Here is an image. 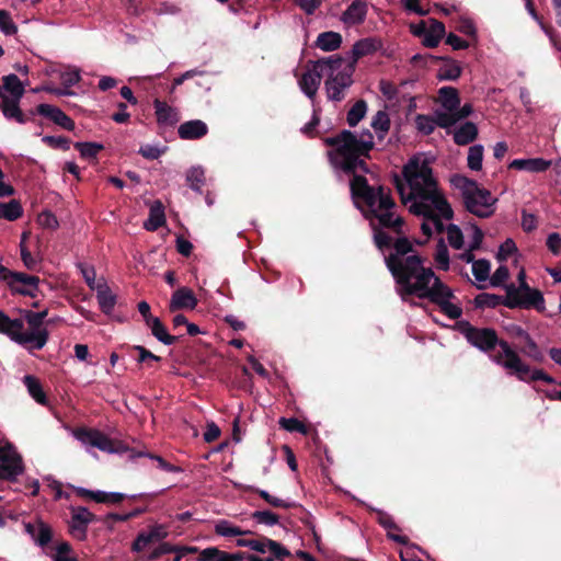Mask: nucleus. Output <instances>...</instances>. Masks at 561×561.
<instances>
[{
	"mask_svg": "<svg viewBox=\"0 0 561 561\" xmlns=\"http://www.w3.org/2000/svg\"><path fill=\"white\" fill-rule=\"evenodd\" d=\"M324 142L332 147L329 158L333 167L353 175L351 192L370 220L376 245H412L401 217L396 214V204L389 191L382 186L368 185L364 176L368 172L364 158L374 148L370 130H363L358 135L343 130L334 137L325 138Z\"/></svg>",
	"mask_w": 561,
	"mask_h": 561,
	"instance_id": "nucleus-1",
	"label": "nucleus"
},
{
	"mask_svg": "<svg viewBox=\"0 0 561 561\" xmlns=\"http://www.w3.org/2000/svg\"><path fill=\"white\" fill-rule=\"evenodd\" d=\"M405 184H398L402 203L411 213L421 217L420 228L423 245L432 240L437 245H462L463 234L458 226L450 224L454 211L437 186L432 169L422 157L412 158L403 169Z\"/></svg>",
	"mask_w": 561,
	"mask_h": 561,
	"instance_id": "nucleus-2",
	"label": "nucleus"
},
{
	"mask_svg": "<svg viewBox=\"0 0 561 561\" xmlns=\"http://www.w3.org/2000/svg\"><path fill=\"white\" fill-rule=\"evenodd\" d=\"M385 255L386 264L397 282V293L402 300L415 295L427 298L438 305L450 319L461 316V309L453 304L451 290L435 275L431 267L423 265V260L414 248H392Z\"/></svg>",
	"mask_w": 561,
	"mask_h": 561,
	"instance_id": "nucleus-3",
	"label": "nucleus"
},
{
	"mask_svg": "<svg viewBox=\"0 0 561 561\" xmlns=\"http://www.w3.org/2000/svg\"><path fill=\"white\" fill-rule=\"evenodd\" d=\"M460 331L472 346L482 352L489 353L495 346H499L500 351L490 355L491 360L505 369L507 374L516 376L520 381L543 380L548 383L553 382V379L541 369H531L506 341L499 340L493 329L463 323L460 325Z\"/></svg>",
	"mask_w": 561,
	"mask_h": 561,
	"instance_id": "nucleus-4",
	"label": "nucleus"
},
{
	"mask_svg": "<svg viewBox=\"0 0 561 561\" xmlns=\"http://www.w3.org/2000/svg\"><path fill=\"white\" fill-rule=\"evenodd\" d=\"M47 311L25 312V321L28 329L24 330V322L21 319H10L0 310V333L9 336L13 342L27 350H42L48 340V331L43 327Z\"/></svg>",
	"mask_w": 561,
	"mask_h": 561,
	"instance_id": "nucleus-5",
	"label": "nucleus"
},
{
	"mask_svg": "<svg viewBox=\"0 0 561 561\" xmlns=\"http://www.w3.org/2000/svg\"><path fill=\"white\" fill-rule=\"evenodd\" d=\"M318 67L324 69V89L331 101L340 102L345 98L346 90L353 83L354 66L340 56L320 59Z\"/></svg>",
	"mask_w": 561,
	"mask_h": 561,
	"instance_id": "nucleus-6",
	"label": "nucleus"
},
{
	"mask_svg": "<svg viewBox=\"0 0 561 561\" xmlns=\"http://www.w3.org/2000/svg\"><path fill=\"white\" fill-rule=\"evenodd\" d=\"M457 185L460 187L466 208L479 217H489L494 213L496 198L491 192L480 187L477 182L467 178L458 179Z\"/></svg>",
	"mask_w": 561,
	"mask_h": 561,
	"instance_id": "nucleus-7",
	"label": "nucleus"
},
{
	"mask_svg": "<svg viewBox=\"0 0 561 561\" xmlns=\"http://www.w3.org/2000/svg\"><path fill=\"white\" fill-rule=\"evenodd\" d=\"M72 435L83 445L89 448H98L107 454H118L125 450L124 445L110 438L103 432L96 428L79 427L72 431Z\"/></svg>",
	"mask_w": 561,
	"mask_h": 561,
	"instance_id": "nucleus-8",
	"label": "nucleus"
},
{
	"mask_svg": "<svg viewBox=\"0 0 561 561\" xmlns=\"http://www.w3.org/2000/svg\"><path fill=\"white\" fill-rule=\"evenodd\" d=\"M23 472L21 456L11 446L0 448V480H14Z\"/></svg>",
	"mask_w": 561,
	"mask_h": 561,
	"instance_id": "nucleus-9",
	"label": "nucleus"
},
{
	"mask_svg": "<svg viewBox=\"0 0 561 561\" xmlns=\"http://www.w3.org/2000/svg\"><path fill=\"white\" fill-rule=\"evenodd\" d=\"M507 295L514 300V302L508 304V306L535 307L538 310H543L545 308V300L541 293L530 287L524 290H516L514 285H511L507 287Z\"/></svg>",
	"mask_w": 561,
	"mask_h": 561,
	"instance_id": "nucleus-10",
	"label": "nucleus"
},
{
	"mask_svg": "<svg viewBox=\"0 0 561 561\" xmlns=\"http://www.w3.org/2000/svg\"><path fill=\"white\" fill-rule=\"evenodd\" d=\"M168 528L162 524L150 525L146 530L140 531L134 542L131 543V550L134 552H141L151 543L162 541L168 537Z\"/></svg>",
	"mask_w": 561,
	"mask_h": 561,
	"instance_id": "nucleus-11",
	"label": "nucleus"
},
{
	"mask_svg": "<svg viewBox=\"0 0 561 561\" xmlns=\"http://www.w3.org/2000/svg\"><path fill=\"white\" fill-rule=\"evenodd\" d=\"M320 64V59L312 64V67L307 69L298 80V84L300 90L311 100L313 101L318 89L321 83L322 76H324V69L322 67H318Z\"/></svg>",
	"mask_w": 561,
	"mask_h": 561,
	"instance_id": "nucleus-12",
	"label": "nucleus"
},
{
	"mask_svg": "<svg viewBox=\"0 0 561 561\" xmlns=\"http://www.w3.org/2000/svg\"><path fill=\"white\" fill-rule=\"evenodd\" d=\"M38 277L26 275L24 273H13L9 278L8 285L14 293L36 297L38 291Z\"/></svg>",
	"mask_w": 561,
	"mask_h": 561,
	"instance_id": "nucleus-13",
	"label": "nucleus"
},
{
	"mask_svg": "<svg viewBox=\"0 0 561 561\" xmlns=\"http://www.w3.org/2000/svg\"><path fill=\"white\" fill-rule=\"evenodd\" d=\"M197 306V299L192 289L181 287L176 289L170 300L169 309L174 312L180 309L193 310Z\"/></svg>",
	"mask_w": 561,
	"mask_h": 561,
	"instance_id": "nucleus-14",
	"label": "nucleus"
},
{
	"mask_svg": "<svg viewBox=\"0 0 561 561\" xmlns=\"http://www.w3.org/2000/svg\"><path fill=\"white\" fill-rule=\"evenodd\" d=\"M368 5L363 0H354L343 12L341 20L346 25H357L365 21Z\"/></svg>",
	"mask_w": 561,
	"mask_h": 561,
	"instance_id": "nucleus-15",
	"label": "nucleus"
},
{
	"mask_svg": "<svg viewBox=\"0 0 561 561\" xmlns=\"http://www.w3.org/2000/svg\"><path fill=\"white\" fill-rule=\"evenodd\" d=\"M38 114L48 117L55 124L61 126L67 130H72L75 128L73 121L66 115L59 107H56L50 104H39L37 106Z\"/></svg>",
	"mask_w": 561,
	"mask_h": 561,
	"instance_id": "nucleus-16",
	"label": "nucleus"
},
{
	"mask_svg": "<svg viewBox=\"0 0 561 561\" xmlns=\"http://www.w3.org/2000/svg\"><path fill=\"white\" fill-rule=\"evenodd\" d=\"M551 165L550 160H546L543 158H530V159H515L513 160L508 168L518 170V171H527L531 173L545 172Z\"/></svg>",
	"mask_w": 561,
	"mask_h": 561,
	"instance_id": "nucleus-17",
	"label": "nucleus"
},
{
	"mask_svg": "<svg viewBox=\"0 0 561 561\" xmlns=\"http://www.w3.org/2000/svg\"><path fill=\"white\" fill-rule=\"evenodd\" d=\"M381 47V42L376 38H363L357 41L352 48V60L348 61L355 67L356 61L367 55L377 51Z\"/></svg>",
	"mask_w": 561,
	"mask_h": 561,
	"instance_id": "nucleus-18",
	"label": "nucleus"
},
{
	"mask_svg": "<svg viewBox=\"0 0 561 561\" xmlns=\"http://www.w3.org/2000/svg\"><path fill=\"white\" fill-rule=\"evenodd\" d=\"M3 83L0 85V98L18 99L24 94V87L21 80L15 75H8L2 79Z\"/></svg>",
	"mask_w": 561,
	"mask_h": 561,
	"instance_id": "nucleus-19",
	"label": "nucleus"
},
{
	"mask_svg": "<svg viewBox=\"0 0 561 561\" xmlns=\"http://www.w3.org/2000/svg\"><path fill=\"white\" fill-rule=\"evenodd\" d=\"M208 131L207 125L199 119L188 121L179 126L178 134L181 139H199Z\"/></svg>",
	"mask_w": 561,
	"mask_h": 561,
	"instance_id": "nucleus-20",
	"label": "nucleus"
},
{
	"mask_svg": "<svg viewBox=\"0 0 561 561\" xmlns=\"http://www.w3.org/2000/svg\"><path fill=\"white\" fill-rule=\"evenodd\" d=\"M438 99L443 107V110H437L438 113H454L460 105L458 91L451 87L440 88Z\"/></svg>",
	"mask_w": 561,
	"mask_h": 561,
	"instance_id": "nucleus-21",
	"label": "nucleus"
},
{
	"mask_svg": "<svg viewBox=\"0 0 561 561\" xmlns=\"http://www.w3.org/2000/svg\"><path fill=\"white\" fill-rule=\"evenodd\" d=\"M156 110L157 122L160 125L172 126L175 125L180 117L176 108L168 105L165 102L156 100L153 102Z\"/></svg>",
	"mask_w": 561,
	"mask_h": 561,
	"instance_id": "nucleus-22",
	"label": "nucleus"
},
{
	"mask_svg": "<svg viewBox=\"0 0 561 561\" xmlns=\"http://www.w3.org/2000/svg\"><path fill=\"white\" fill-rule=\"evenodd\" d=\"M244 553H228L218 548L210 547L199 552L198 561H242Z\"/></svg>",
	"mask_w": 561,
	"mask_h": 561,
	"instance_id": "nucleus-23",
	"label": "nucleus"
},
{
	"mask_svg": "<svg viewBox=\"0 0 561 561\" xmlns=\"http://www.w3.org/2000/svg\"><path fill=\"white\" fill-rule=\"evenodd\" d=\"M20 100L4 98L0 102V110L7 119H13L19 124H25L27 117L22 113L19 106Z\"/></svg>",
	"mask_w": 561,
	"mask_h": 561,
	"instance_id": "nucleus-24",
	"label": "nucleus"
},
{
	"mask_svg": "<svg viewBox=\"0 0 561 561\" xmlns=\"http://www.w3.org/2000/svg\"><path fill=\"white\" fill-rule=\"evenodd\" d=\"M423 37V45L430 48L436 47L445 35V25L436 20H430Z\"/></svg>",
	"mask_w": 561,
	"mask_h": 561,
	"instance_id": "nucleus-25",
	"label": "nucleus"
},
{
	"mask_svg": "<svg viewBox=\"0 0 561 561\" xmlns=\"http://www.w3.org/2000/svg\"><path fill=\"white\" fill-rule=\"evenodd\" d=\"M25 530L39 546H45L51 540V529L43 522L28 523L25 525Z\"/></svg>",
	"mask_w": 561,
	"mask_h": 561,
	"instance_id": "nucleus-26",
	"label": "nucleus"
},
{
	"mask_svg": "<svg viewBox=\"0 0 561 561\" xmlns=\"http://www.w3.org/2000/svg\"><path fill=\"white\" fill-rule=\"evenodd\" d=\"M471 113L472 106L470 104H465L461 107L459 106L454 113H440L438 114L439 127H450L462 118L468 117Z\"/></svg>",
	"mask_w": 561,
	"mask_h": 561,
	"instance_id": "nucleus-27",
	"label": "nucleus"
},
{
	"mask_svg": "<svg viewBox=\"0 0 561 561\" xmlns=\"http://www.w3.org/2000/svg\"><path fill=\"white\" fill-rule=\"evenodd\" d=\"M478 136V127L472 122H466L454 133V140L457 145L465 146L472 142Z\"/></svg>",
	"mask_w": 561,
	"mask_h": 561,
	"instance_id": "nucleus-28",
	"label": "nucleus"
},
{
	"mask_svg": "<svg viewBox=\"0 0 561 561\" xmlns=\"http://www.w3.org/2000/svg\"><path fill=\"white\" fill-rule=\"evenodd\" d=\"M342 44V36L336 32H323L318 35L316 46L323 51H333Z\"/></svg>",
	"mask_w": 561,
	"mask_h": 561,
	"instance_id": "nucleus-29",
	"label": "nucleus"
},
{
	"mask_svg": "<svg viewBox=\"0 0 561 561\" xmlns=\"http://www.w3.org/2000/svg\"><path fill=\"white\" fill-rule=\"evenodd\" d=\"M370 126L375 130L377 138L383 140L391 126L389 114L385 111H378L371 118Z\"/></svg>",
	"mask_w": 561,
	"mask_h": 561,
	"instance_id": "nucleus-30",
	"label": "nucleus"
},
{
	"mask_svg": "<svg viewBox=\"0 0 561 561\" xmlns=\"http://www.w3.org/2000/svg\"><path fill=\"white\" fill-rule=\"evenodd\" d=\"M21 259L26 268L39 271L43 262V255L38 248H21Z\"/></svg>",
	"mask_w": 561,
	"mask_h": 561,
	"instance_id": "nucleus-31",
	"label": "nucleus"
},
{
	"mask_svg": "<svg viewBox=\"0 0 561 561\" xmlns=\"http://www.w3.org/2000/svg\"><path fill=\"white\" fill-rule=\"evenodd\" d=\"M146 324L150 329L152 335L163 344L171 345L174 343L175 337L167 332L165 327L159 318L156 317L153 319H149Z\"/></svg>",
	"mask_w": 561,
	"mask_h": 561,
	"instance_id": "nucleus-32",
	"label": "nucleus"
},
{
	"mask_svg": "<svg viewBox=\"0 0 561 561\" xmlns=\"http://www.w3.org/2000/svg\"><path fill=\"white\" fill-rule=\"evenodd\" d=\"M164 210L162 205L157 202L150 207L149 218L145 221L144 226L147 230H157L164 224Z\"/></svg>",
	"mask_w": 561,
	"mask_h": 561,
	"instance_id": "nucleus-33",
	"label": "nucleus"
},
{
	"mask_svg": "<svg viewBox=\"0 0 561 561\" xmlns=\"http://www.w3.org/2000/svg\"><path fill=\"white\" fill-rule=\"evenodd\" d=\"M438 112L435 111L434 116L419 114L415 117V126L417 131L430 135L436 126H439Z\"/></svg>",
	"mask_w": 561,
	"mask_h": 561,
	"instance_id": "nucleus-34",
	"label": "nucleus"
},
{
	"mask_svg": "<svg viewBox=\"0 0 561 561\" xmlns=\"http://www.w3.org/2000/svg\"><path fill=\"white\" fill-rule=\"evenodd\" d=\"M98 289V301L103 312L110 313L115 306L116 299L112 291L105 285H100Z\"/></svg>",
	"mask_w": 561,
	"mask_h": 561,
	"instance_id": "nucleus-35",
	"label": "nucleus"
},
{
	"mask_svg": "<svg viewBox=\"0 0 561 561\" xmlns=\"http://www.w3.org/2000/svg\"><path fill=\"white\" fill-rule=\"evenodd\" d=\"M367 108V103L364 100H358L347 112V124L355 127L365 117Z\"/></svg>",
	"mask_w": 561,
	"mask_h": 561,
	"instance_id": "nucleus-36",
	"label": "nucleus"
},
{
	"mask_svg": "<svg viewBox=\"0 0 561 561\" xmlns=\"http://www.w3.org/2000/svg\"><path fill=\"white\" fill-rule=\"evenodd\" d=\"M22 206L20 202L12 199L9 203L0 204V218L15 220L22 216Z\"/></svg>",
	"mask_w": 561,
	"mask_h": 561,
	"instance_id": "nucleus-37",
	"label": "nucleus"
},
{
	"mask_svg": "<svg viewBox=\"0 0 561 561\" xmlns=\"http://www.w3.org/2000/svg\"><path fill=\"white\" fill-rule=\"evenodd\" d=\"M215 533L222 537H236L250 534L249 530H242L226 519H221L216 523Z\"/></svg>",
	"mask_w": 561,
	"mask_h": 561,
	"instance_id": "nucleus-38",
	"label": "nucleus"
},
{
	"mask_svg": "<svg viewBox=\"0 0 561 561\" xmlns=\"http://www.w3.org/2000/svg\"><path fill=\"white\" fill-rule=\"evenodd\" d=\"M186 182L190 187L196 192H201L205 183V171L202 167H192L186 172Z\"/></svg>",
	"mask_w": 561,
	"mask_h": 561,
	"instance_id": "nucleus-39",
	"label": "nucleus"
},
{
	"mask_svg": "<svg viewBox=\"0 0 561 561\" xmlns=\"http://www.w3.org/2000/svg\"><path fill=\"white\" fill-rule=\"evenodd\" d=\"M24 383L27 388L28 393L36 402L41 404L46 403V396L42 390V386L39 385L38 380L35 377L30 375L25 376Z\"/></svg>",
	"mask_w": 561,
	"mask_h": 561,
	"instance_id": "nucleus-40",
	"label": "nucleus"
},
{
	"mask_svg": "<svg viewBox=\"0 0 561 561\" xmlns=\"http://www.w3.org/2000/svg\"><path fill=\"white\" fill-rule=\"evenodd\" d=\"M75 148L80 152V156L84 159H95L103 145L99 142H76Z\"/></svg>",
	"mask_w": 561,
	"mask_h": 561,
	"instance_id": "nucleus-41",
	"label": "nucleus"
},
{
	"mask_svg": "<svg viewBox=\"0 0 561 561\" xmlns=\"http://www.w3.org/2000/svg\"><path fill=\"white\" fill-rule=\"evenodd\" d=\"M468 167L473 171H479L482 169L483 161V146L473 145L469 148L468 151Z\"/></svg>",
	"mask_w": 561,
	"mask_h": 561,
	"instance_id": "nucleus-42",
	"label": "nucleus"
},
{
	"mask_svg": "<svg viewBox=\"0 0 561 561\" xmlns=\"http://www.w3.org/2000/svg\"><path fill=\"white\" fill-rule=\"evenodd\" d=\"M491 265L486 260H478L472 264V273L478 282L485 283L490 280Z\"/></svg>",
	"mask_w": 561,
	"mask_h": 561,
	"instance_id": "nucleus-43",
	"label": "nucleus"
},
{
	"mask_svg": "<svg viewBox=\"0 0 561 561\" xmlns=\"http://www.w3.org/2000/svg\"><path fill=\"white\" fill-rule=\"evenodd\" d=\"M0 32L4 35H14L18 32V26L13 22L11 14L5 10H0Z\"/></svg>",
	"mask_w": 561,
	"mask_h": 561,
	"instance_id": "nucleus-44",
	"label": "nucleus"
},
{
	"mask_svg": "<svg viewBox=\"0 0 561 561\" xmlns=\"http://www.w3.org/2000/svg\"><path fill=\"white\" fill-rule=\"evenodd\" d=\"M525 347H523L520 351L528 356L529 358L541 362L543 359V355L541 351L539 350L536 342L530 337V335L524 341Z\"/></svg>",
	"mask_w": 561,
	"mask_h": 561,
	"instance_id": "nucleus-45",
	"label": "nucleus"
},
{
	"mask_svg": "<svg viewBox=\"0 0 561 561\" xmlns=\"http://www.w3.org/2000/svg\"><path fill=\"white\" fill-rule=\"evenodd\" d=\"M502 298L500 296L493 294H480L474 298V304L477 307H496L500 305Z\"/></svg>",
	"mask_w": 561,
	"mask_h": 561,
	"instance_id": "nucleus-46",
	"label": "nucleus"
},
{
	"mask_svg": "<svg viewBox=\"0 0 561 561\" xmlns=\"http://www.w3.org/2000/svg\"><path fill=\"white\" fill-rule=\"evenodd\" d=\"M461 75V69L457 64L446 65L439 69L438 77L443 80H455Z\"/></svg>",
	"mask_w": 561,
	"mask_h": 561,
	"instance_id": "nucleus-47",
	"label": "nucleus"
},
{
	"mask_svg": "<svg viewBox=\"0 0 561 561\" xmlns=\"http://www.w3.org/2000/svg\"><path fill=\"white\" fill-rule=\"evenodd\" d=\"M78 268L80 270L85 283L91 289H95V271L94 267L91 265H88L85 263H78Z\"/></svg>",
	"mask_w": 561,
	"mask_h": 561,
	"instance_id": "nucleus-48",
	"label": "nucleus"
},
{
	"mask_svg": "<svg viewBox=\"0 0 561 561\" xmlns=\"http://www.w3.org/2000/svg\"><path fill=\"white\" fill-rule=\"evenodd\" d=\"M253 518L257 523L268 526H273L278 523V516L270 511H256L253 513Z\"/></svg>",
	"mask_w": 561,
	"mask_h": 561,
	"instance_id": "nucleus-49",
	"label": "nucleus"
},
{
	"mask_svg": "<svg viewBox=\"0 0 561 561\" xmlns=\"http://www.w3.org/2000/svg\"><path fill=\"white\" fill-rule=\"evenodd\" d=\"M80 79L81 77L78 69L67 70L60 75L61 83L67 90H69L70 87L77 84Z\"/></svg>",
	"mask_w": 561,
	"mask_h": 561,
	"instance_id": "nucleus-50",
	"label": "nucleus"
},
{
	"mask_svg": "<svg viewBox=\"0 0 561 561\" xmlns=\"http://www.w3.org/2000/svg\"><path fill=\"white\" fill-rule=\"evenodd\" d=\"M257 494L264 500L266 501L270 505L274 506V507H284V508H287V507H290V503L287 502L286 500H283L280 497H277V496H274L272 494H270L267 491L265 490H257L256 491Z\"/></svg>",
	"mask_w": 561,
	"mask_h": 561,
	"instance_id": "nucleus-51",
	"label": "nucleus"
},
{
	"mask_svg": "<svg viewBox=\"0 0 561 561\" xmlns=\"http://www.w3.org/2000/svg\"><path fill=\"white\" fill-rule=\"evenodd\" d=\"M54 561H77L76 558L71 554V548L69 543L61 542L57 546Z\"/></svg>",
	"mask_w": 561,
	"mask_h": 561,
	"instance_id": "nucleus-52",
	"label": "nucleus"
},
{
	"mask_svg": "<svg viewBox=\"0 0 561 561\" xmlns=\"http://www.w3.org/2000/svg\"><path fill=\"white\" fill-rule=\"evenodd\" d=\"M37 222L43 228H47V229H56L58 227V220H57L56 216L48 210L42 211L38 215Z\"/></svg>",
	"mask_w": 561,
	"mask_h": 561,
	"instance_id": "nucleus-53",
	"label": "nucleus"
},
{
	"mask_svg": "<svg viewBox=\"0 0 561 561\" xmlns=\"http://www.w3.org/2000/svg\"><path fill=\"white\" fill-rule=\"evenodd\" d=\"M279 424L283 428L289 431V432H300L306 433L305 425L298 421L297 419H280Z\"/></svg>",
	"mask_w": 561,
	"mask_h": 561,
	"instance_id": "nucleus-54",
	"label": "nucleus"
},
{
	"mask_svg": "<svg viewBox=\"0 0 561 561\" xmlns=\"http://www.w3.org/2000/svg\"><path fill=\"white\" fill-rule=\"evenodd\" d=\"M306 14L311 15L321 5L322 0H293Z\"/></svg>",
	"mask_w": 561,
	"mask_h": 561,
	"instance_id": "nucleus-55",
	"label": "nucleus"
},
{
	"mask_svg": "<svg viewBox=\"0 0 561 561\" xmlns=\"http://www.w3.org/2000/svg\"><path fill=\"white\" fill-rule=\"evenodd\" d=\"M135 351H137L139 354L138 362L146 363L148 366H151L152 362H159L161 359L159 356L154 355L144 346L137 345L135 346Z\"/></svg>",
	"mask_w": 561,
	"mask_h": 561,
	"instance_id": "nucleus-56",
	"label": "nucleus"
},
{
	"mask_svg": "<svg viewBox=\"0 0 561 561\" xmlns=\"http://www.w3.org/2000/svg\"><path fill=\"white\" fill-rule=\"evenodd\" d=\"M93 518V515L84 507H78L72 510V520L75 523H81L88 525Z\"/></svg>",
	"mask_w": 561,
	"mask_h": 561,
	"instance_id": "nucleus-57",
	"label": "nucleus"
},
{
	"mask_svg": "<svg viewBox=\"0 0 561 561\" xmlns=\"http://www.w3.org/2000/svg\"><path fill=\"white\" fill-rule=\"evenodd\" d=\"M508 278V270L506 266L501 265L494 274L490 277L489 283L496 287L504 284V282Z\"/></svg>",
	"mask_w": 561,
	"mask_h": 561,
	"instance_id": "nucleus-58",
	"label": "nucleus"
},
{
	"mask_svg": "<svg viewBox=\"0 0 561 561\" xmlns=\"http://www.w3.org/2000/svg\"><path fill=\"white\" fill-rule=\"evenodd\" d=\"M468 237L471 239L469 245H480L483 241V232L482 230L476 226L471 225L466 229Z\"/></svg>",
	"mask_w": 561,
	"mask_h": 561,
	"instance_id": "nucleus-59",
	"label": "nucleus"
},
{
	"mask_svg": "<svg viewBox=\"0 0 561 561\" xmlns=\"http://www.w3.org/2000/svg\"><path fill=\"white\" fill-rule=\"evenodd\" d=\"M175 550H178V546H172L168 542H162L149 554V560H156L160 558L162 554L174 552Z\"/></svg>",
	"mask_w": 561,
	"mask_h": 561,
	"instance_id": "nucleus-60",
	"label": "nucleus"
},
{
	"mask_svg": "<svg viewBox=\"0 0 561 561\" xmlns=\"http://www.w3.org/2000/svg\"><path fill=\"white\" fill-rule=\"evenodd\" d=\"M507 334L514 339H519L523 342L529 336V334L517 324H508L505 327Z\"/></svg>",
	"mask_w": 561,
	"mask_h": 561,
	"instance_id": "nucleus-61",
	"label": "nucleus"
},
{
	"mask_svg": "<svg viewBox=\"0 0 561 561\" xmlns=\"http://www.w3.org/2000/svg\"><path fill=\"white\" fill-rule=\"evenodd\" d=\"M220 436V428L214 423L208 422L206 432L204 433V439L207 443L216 440Z\"/></svg>",
	"mask_w": 561,
	"mask_h": 561,
	"instance_id": "nucleus-62",
	"label": "nucleus"
},
{
	"mask_svg": "<svg viewBox=\"0 0 561 561\" xmlns=\"http://www.w3.org/2000/svg\"><path fill=\"white\" fill-rule=\"evenodd\" d=\"M270 545V552L277 559H284L290 554V552L277 541L267 542Z\"/></svg>",
	"mask_w": 561,
	"mask_h": 561,
	"instance_id": "nucleus-63",
	"label": "nucleus"
},
{
	"mask_svg": "<svg viewBox=\"0 0 561 561\" xmlns=\"http://www.w3.org/2000/svg\"><path fill=\"white\" fill-rule=\"evenodd\" d=\"M435 260H436V264H437L438 268L448 270L449 254H448L447 248H439V250L435 256Z\"/></svg>",
	"mask_w": 561,
	"mask_h": 561,
	"instance_id": "nucleus-64",
	"label": "nucleus"
}]
</instances>
